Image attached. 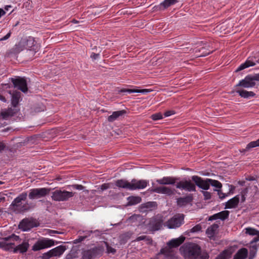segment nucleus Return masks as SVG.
Instances as JSON below:
<instances>
[{
  "label": "nucleus",
  "instance_id": "nucleus-1",
  "mask_svg": "<svg viewBox=\"0 0 259 259\" xmlns=\"http://www.w3.org/2000/svg\"><path fill=\"white\" fill-rule=\"evenodd\" d=\"M192 180L194 183L191 181H181L178 182L176 184V188L181 190H185L188 192H195L196 186L199 188L204 190H207L209 189V179H202L198 176H193L191 177Z\"/></svg>",
  "mask_w": 259,
  "mask_h": 259
},
{
  "label": "nucleus",
  "instance_id": "nucleus-2",
  "mask_svg": "<svg viewBox=\"0 0 259 259\" xmlns=\"http://www.w3.org/2000/svg\"><path fill=\"white\" fill-rule=\"evenodd\" d=\"M179 251L185 259H208L209 257L198 244H183Z\"/></svg>",
  "mask_w": 259,
  "mask_h": 259
},
{
  "label": "nucleus",
  "instance_id": "nucleus-3",
  "mask_svg": "<svg viewBox=\"0 0 259 259\" xmlns=\"http://www.w3.org/2000/svg\"><path fill=\"white\" fill-rule=\"evenodd\" d=\"M27 196V192H23L14 199L11 205L13 207L15 211L23 212L28 209L26 203L24 204H22V201L26 200Z\"/></svg>",
  "mask_w": 259,
  "mask_h": 259
},
{
  "label": "nucleus",
  "instance_id": "nucleus-4",
  "mask_svg": "<svg viewBox=\"0 0 259 259\" xmlns=\"http://www.w3.org/2000/svg\"><path fill=\"white\" fill-rule=\"evenodd\" d=\"M184 217L183 214L177 213L164 224V226L169 229L179 228L184 223Z\"/></svg>",
  "mask_w": 259,
  "mask_h": 259
},
{
  "label": "nucleus",
  "instance_id": "nucleus-5",
  "mask_svg": "<svg viewBox=\"0 0 259 259\" xmlns=\"http://www.w3.org/2000/svg\"><path fill=\"white\" fill-rule=\"evenodd\" d=\"M74 196V193L66 190H56L52 193V198L56 201H65Z\"/></svg>",
  "mask_w": 259,
  "mask_h": 259
},
{
  "label": "nucleus",
  "instance_id": "nucleus-6",
  "mask_svg": "<svg viewBox=\"0 0 259 259\" xmlns=\"http://www.w3.org/2000/svg\"><path fill=\"white\" fill-rule=\"evenodd\" d=\"M104 248L102 247H96L82 251V259H93L102 254Z\"/></svg>",
  "mask_w": 259,
  "mask_h": 259
},
{
  "label": "nucleus",
  "instance_id": "nucleus-7",
  "mask_svg": "<svg viewBox=\"0 0 259 259\" xmlns=\"http://www.w3.org/2000/svg\"><path fill=\"white\" fill-rule=\"evenodd\" d=\"M50 192V188H34L30 190L28 197L30 199H37L45 197L49 194Z\"/></svg>",
  "mask_w": 259,
  "mask_h": 259
},
{
  "label": "nucleus",
  "instance_id": "nucleus-8",
  "mask_svg": "<svg viewBox=\"0 0 259 259\" xmlns=\"http://www.w3.org/2000/svg\"><path fill=\"white\" fill-rule=\"evenodd\" d=\"M67 248L64 245L58 246L47 252L44 253L42 256V259H49L53 256H60L66 250Z\"/></svg>",
  "mask_w": 259,
  "mask_h": 259
},
{
  "label": "nucleus",
  "instance_id": "nucleus-9",
  "mask_svg": "<svg viewBox=\"0 0 259 259\" xmlns=\"http://www.w3.org/2000/svg\"><path fill=\"white\" fill-rule=\"evenodd\" d=\"M256 64H259V54H256L254 56L248 57L244 63L241 64L237 68L236 71H240L250 66H254Z\"/></svg>",
  "mask_w": 259,
  "mask_h": 259
},
{
  "label": "nucleus",
  "instance_id": "nucleus-10",
  "mask_svg": "<svg viewBox=\"0 0 259 259\" xmlns=\"http://www.w3.org/2000/svg\"><path fill=\"white\" fill-rule=\"evenodd\" d=\"M11 81L14 87L18 88L23 93H26L28 91L27 83L24 78L19 77L17 78H12Z\"/></svg>",
  "mask_w": 259,
  "mask_h": 259
},
{
  "label": "nucleus",
  "instance_id": "nucleus-11",
  "mask_svg": "<svg viewBox=\"0 0 259 259\" xmlns=\"http://www.w3.org/2000/svg\"><path fill=\"white\" fill-rule=\"evenodd\" d=\"M131 191L144 189L149 185V181L147 180H137L133 179L131 181Z\"/></svg>",
  "mask_w": 259,
  "mask_h": 259
},
{
  "label": "nucleus",
  "instance_id": "nucleus-12",
  "mask_svg": "<svg viewBox=\"0 0 259 259\" xmlns=\"http://www.w3.org/2000/svg\"><path fill=\"white\" fill-rule=\"evenodd\" d=\"M35 226V222L33 219L26 218L21 221L19 225V228L24 231H26L30 230Z\"/></svg>",
  "mask_w": 259,
  "mask_h": 259
},
{
  "label": "nucleus",
  "instance_id": "nucleus-13",
  "mask_svg": "<svg viewBox=\"0 0 259 259\" xmlns=\"http://www.w3.org/2000/svg\"><path fill=\"white\" fill-rule=\"evenodd\" d=\"M151 191L158 194H165L169 196H171L175 194L174 190L170 187L166 186L157 187L152 189Z\"/></svg>",
  "mask_w": 259,
  "mask_h": 259
},
{
  "label": "nucleus",
  "instance_id": "nucleus-14",
  "mask_svg": "<svg viewBox=\"0 0 259 259\" xmlns=\"http://www.w3.org/2000/svg\"><path fill=\"white\" fill-rule=\"evenodd\" d=\"M92 232H87L86 233L85 235H84L83 236H80L78 237V238L75 240H74L73 242H63V241H54L52 240H47V239H42L41 240H37L35 242V243H80L82 241H84L86 238L88 237V235H90L91 233H92Z\"/></svg>",
  "mask_w": 259,
  "mask_h": 259
},
{
  "label": "nucleus",
  "instance_id": "nucleus-15",
  "mask_svg": "<svg viewBox=\"0 0 259 259\" xmlns=\"http://www.w3.org/2000/svg\"><path fill=\"white\" fill-rule=\"evenodd\" d=\"M178 2V0H164L160 4L154 6V9L155 11H162L174 5Z\"/></svg>",
  "mask_w": 259,
  "mask_h": 259
},
{
  "label": "nucleus",
  "instance_id": "nucleus-16",
  "mask_svg": "<svg viewBox=\"0 0 259 259\" xmlns=\"http://www.w3.org/2000/svg\"><path fill=\"white\" fill-rule=\"evenodd\" d=\"M163 224L162 219L160 218H154L151 220L149 227L152 231H158L162 228Z\"/></svg>",
  "mask_w": 259,
  "mask_h": 259
},
{
  "label": "nucleus",
  "instance_id": "nucleus-17",
  "mask_svg": "<svg viewBox=\"0 0 259 259\" xmlns=\"http://www.w3.org/2000/svg\"><path fill=\"white\" fill-rule=\"evenodd\" d=\"M179 179L180 178L178 177H164L161 179L156 180V182L162 185H174Z\"/></svg>",
  "mask_w": 259,
  "mask_h": 259
},
{
  "label": "nucleus",
  "instance_id": "nucleus-18",
  "mask_svg": "<svg viewBox=\"0 0 259 259\" xmlns=\"http://www.w3.org/2000/svg\"><path fill=\"white\" fill-rule=\"evenodd\" d=\"M255 82H253L251 75L246 76L244 79L241 80L236 87H242L245 88H252L255 86Z\"/></svg>",
  "mask_w": 259,
  "mask_h": 259
},
{
  "label": "nucleus",
  "instance_id": "nucleus-19",
  "mask_svg": "<svg viewBox=\"0 0 259 259\" xmlns=\"http://www.w3.org/2000/svg\"><path fill=\"white\" fill-rule=\"evenodd\" d=\"M245 233L246 234L249 235L250 236H255L254 237L249 243H256L259 241V231L251 228V227H247L245 228L243 230Z\"/></svg>",
  "mask_w": 259,
  "mask_h": 259
},
{
  "label": "nucleus",
  "instance_id": "nucleus-20",
  "mask_svg": "<svg viewBox=\"0 0 259 259\" xmlns=\"http://www.w3.org/2000/svg\"><path fill=\"white\" fill-rule=\"evenodd\" d=\"M193 201L192 194H189L185 197H179L177 199V204L180 207H184L191 203Z\"/></svg>",
  "mask_w": 259,
  "mask_h": 259
},
{
  "label": "nucleus",
  "instance_id": "nucleus-21",
  "mask_svg": "<svg viewBox=\"0 0 259 259\" xmlns=\"http://www.w3.org/2000/svg\"><path fill=\"white\" fill-rule=\"evenodd\" d=\"M219 225L217 224H213L211 226L208 227L206 230V234L208 237L214 240V237L217 234V231L219 228Z\"/></svg>",
  "mask_w": 259,
  "mask_h": 259
},
{
  "label": "nucleus",
  "instance_id": "nucleus-22",
  "mask_svg": "<svg viewBox=\"0 0 259 259\" xmlns=\"http://www.w3.org/2000/svg\"><path fill=\"white\" fill-rule=\"evenodd\" d=\"M151 91L149 89H125L123 88L119 91V93H127L128 94L132 93H142L146 94L150 92Z\"/></svg>",
  "mask_w": 259,
  "mask_h": 259
},
{
  "label": "nucleus",
  "instance_id": "nucleus-23",
  "mask_svg": "<svg viewBox=\"0 0 259 259\" xmlns=\"http://www.w3.org/2000/svg\"><path fill=\"white\" fill-rule=\"evenodd\" d=\"M239 196L236 195L228 200L226 204L225 208H233L236 207L239 202Z\"/></svg>",
  "mask_w": 259,
  "mask_h": 259
},
{
  "label": "nucleus",
  "instance_id": "nucleus-24",
  "mask_svg": "<svg viewBox=\"0 0 259 259\" xmlns=\"http://www.w3.org/2000/svg\"><path fill=\"white\" fill-rule=\"evenodd\" d=\"M131 182H129L126 180L120 179L115 182V185L118 188H124L131 190Z\"/></svg>",
  "mask_w": 259,
  "mask_h": 259
},
{
  "label": "nucleus",
  "instance_id": "nucleus-25",
  "mask_svg": "<svg viewBox=\"0 0 259 259\" xmlns=\"http://www.w3.org/2000/svg\"><path fill=\"white\" fill-rule=\"evenodd\" d=\"M11 94V103L14 107H16L19 104L20 99L21 98V93L19 92L15 91L12 93L10 92Z\"/></svg>",
  "mask_w": 259,
  "mask_h": 259
},
{
  "label": "nucleus",
  "instance_id": "nucleus-26",
  "mask_svg": "<svg viewBox=\"0 0 259 259\" xmlns=\"http://www.w3.org/2000/svg\"><path fill=\"white\" fill-rule=\"evenodd\" d=\"M126 113V111L124 110L114 111L112 114L109 116L108 117V121L109 122H113L116 120L119 117L122 116Z\"/></svg>",
  "mask_w": 259,
  "mask_h": 259
},
{
  "label": "nucleus",
  "instance_id": "nucleus-27",
  "mask_svg": "<svg viewBox=\"0 0 259 259\" xmlns=\"http://www.w3.org/2000/svg\"><path fill=\"white\" fill-rule=\"evenodd\" d=\"M248 255V250L245 248L240 249L234 255L233 259H245Z\"/></svg>",
  "mask_w": 259,
  "mask_h": 259
},
{
  "label": "nucleus",
  "instance_id": "nucleus-28",
  "mask_svg": "<svg viewBox=\"0 0 259 259\" xmlns=\"http://www.w3.org/2000/svg\"><path fill=\"white\" fill-rule=\"evenodd\" d=\"M236 92L238 93L240 96L244 98H248L250 97H254L255 96V94L251 91H247L244 90H236Z\"/></svg>",
  "mask_w": 259,
  "mask_h": 259
},
{
  "label": "nucleus",
  "instance_id": "nucleus-29",
  "mask_svg": "<svg viewBox=\"0 0 259 259\" xmlns=\"http://www.w3.org/2000/svg\"><path fill=\"white\" fill-rule=\"evenodd\" d=\"M16 112L15 109L9 108L7 110L2 112L1 115L4 119H7L10 117L13 116Z\"/></svg>",
  "mask_w": 259,
  "mask_h": 259
},
{
  "label": "nucleus",
  "instance_id": "nucleus-30",
  "mask_svg": "<svg viewBox=\"0 0 259 259\" xmlns=\"http://www.w3.org/2000/svg\"><path fill=\"white\" fill-rule=\"evenodd\" d=\"M232 251L229 249H226L221 252L215 259H229L231 257Z\"/></svg>",
  "mask_w": 259,
  "mask_h": 259
},
{
  "label": "nucleus",
  "instance_id": "nucleus-31",
  "mask_svg": "<svg viewBox=\"0 0 259 259\" xmlns=\"http://www.w3.org/2000/svg\"><path fill=\"white\" fill-rule=\"evenodd\" d=\"M29 247V244H19L16 248L13 249V252L17 253L20 252V253H24L26 252Z\"/></svg>",
  "mask_w": 259,
  "mask_h": 259
},
{
  "label": "nucleus",
  "instance_id": "nucleus-32",
  "mask_svg": "<svg viewBox=\"0 0 259 259\" xmlns=\"http://www.w3.org/2000/svg\"><path fill=\"white\" fill-rule=\"evenodd\" d=\"M35 44L36 42L33 37H29L26 42L25 46L28 50H35Z\"/></svg>",
  "mask_w": 259,
  "mask_h": 259
},
{
  "label": "nucleus",
  "instance_id": "nucleus-33",
  "mask_svg": "<svg viewBox=\"0 0 259 259\" xmlns=\"http://www.w3.org/2000/svg\"><path fill=\"white\" fill-rule=\"evenodd\" d=\"M143 241L145 242L146 243H152V239L150 238V236H147L146 235H142L138 237H137L136 239L132 240V242L134 241Z\"/></svg>",
  "mask_w": 259,
  "mask_h": 259
},
{
  "label": "nucleus",
  "instance_id": "nucleus-34",
  "mask_svg": "<svg viewBox=\"0 0 259 259\" xmlns=\"http://www.w3.org/2000/svg\"><path fill=\"white\" fill-rule=\"evenodd\" d=\"M128 204L130 205H135L139 203L141 198L138 196H130L127 198Z\"/></svg>",
  "mask_w": 259,
  "mask_h": 259
},
{
  "label": "nucleus",
  "instance_id": "nucleus-35",
  "mask_svg": "<svg viewBox=\"0 0 259 259\" xmlns=\"http://www.w3.org/2000/svg\"><path fill=\"white\" fill-rule=\"evenodd\" d=\"M55 244H34L33 246V250L36 251L41 249L50 247L54 245Z\"/></svg>",
  "mask_w": 259,
  "mask_h": 259
},
{
  "label": "nucleus",
  "instance_id": "nucleus-36",
  "mask_svg": "<svg viewBox=\"0 0 259 259\" xmlns=\"http://www.w3.org/2000/svg\"><path fill=\"white\" fill-rule=\"evenodd\" d=\"M218 219L224 221L227 219L229 215V211L228 210H224L220 212L217 213Z\"/></svg>",
  "mask_w": 259,
  "mask_h": 259
},
{
  "label": "nucleus",
  "instance_id": "nucleus-37",
  "mask_svg": "<svg viewBox=\"0 0 259 259\" xmlns=\"http://www.w3.org/2000/svg\"><path fill=\"white\" fill-rule=\"evenodd\" d=\"M131 232H125L120 235V239L123 242H126L131 238H133Z\"/></svg>",
  "mask_w": 259,
  "mask_h": 259
},
{
  "label": "nucleus",
  "instance_id": "nucleus-38",
  "mask_svg": "<svg viewBox=\"0 0 259 259\" xmlns=\"http://www.w3.org/2000/svg\"><path fill=\"white\" fill-rule=\"evenodd\" d=\"M208 181L209 182V186L211 185L218 189H221L222 187L221 183L218 180L209 179V180Z\"/></svg>",
  "mask_w": 259,
  "mask_h": 259
},
{
  "label": "nucleus",
  "instance_id": "nucleus-39",
  "mask_svg": "<svg viewBox=\"0 0 259 259\" xmlns=\"http://www.w3.org/2000/svg\"><path fill=\"white\" fill-rule=\"evenodd\" d=\"M77 252L75 247H73L71 250L70 253L66 255V259H73L74 258H76L77 257Z\"/></svg>",
  "mask_w": 259,
  "mask_h": 259
},
{
  "label": "nucleus",
  "instance_id": "nucleus-40",
  "mask_svg": "<svg viewBox=\"0 0 259 259\" xmlns=\"http://www.w3.org/2000/svg\"><path fill=\"white\" fill-rule=\"evenodd\" d=\"M185 237L184 236H181L180 237L172 239L171 240H169L167 243H184V241L185 240Z\"/></svg>",
  "mask_w": 259,
  "mask_h": 259
},
{
  "label": "nucleus",
  "instance_id": "nucleus-41",
  "mask_svg": "<svg viewBox=\"0 0 259 259\" xmlns=\"http://www.w3.org/2000/svg\"><path fill=\"white\" fill-rule=\"evenodd\" d=\"M163 118V116L161 113H156L151 115V119L153 120H157Z\"/></svg>",
  "mask_w": 259,
  "mask_h": 259
},
{
  "label": "nucleus",
  "instance_id": "nucleus-42",
  "mask_svg": "<svg viewBox=\"0 0 259 259\" xmlns=\"http://www.w3.org/2000/svg\"><path fill=\"white\" fill-rule=\"evenodd\" d=\"M202 193L204 196V199L205 200H209L211 197V193L206 191H201Z\"/></svg>",
  "mask_w": 259,
  "mask_h": 259
},
{
  "label": "nucleus",
  "instance_id": "nucleus-43",
  "mask_svg": "<svg viewBox=\"0 0 259 259\" xmlns=\"http://www.w3.org/2000/svg\"><path fill=\"white\" fill-rule=\"evenodd\" d=\"M106 246L107 252L108 253H112V254H115L116 252V249L109 245V244H105Z\"/></svg>",
  "mask_w": 259,
  "mask_h": 259
},
{
  "label": "nucleus",
  "instance_id": "nucleus-44",
  "mask_svg": "<svg viewBox=\"0 0 259 259\" xmlns=\"http://www.w3.org/2000/svg\"><path fill=\"white\" fill-rule=\"evenodd\" d=\"M201 226L200 224H198L191 228L190 232L192 233L198 232L201 231Z\"/></svg>",
  "mask_w": 259,
  "mask_h": 259
},
{
  "label": "nucleus",
  "instance_id": "nucleus-45",
  "mask_svg": "<svg viewBox=\"0 0 259 259\" xmlns=\"http://www.w3.org/2000/svg\"><path fill=\"white\" fill-rule=\"evenodd\" d=\"M256 142H255V141H252L251 142H250L249 143H248L247 146H246V149H249L250 148H254V147H257V145H256Z\"/></svg>",
  "mask_w": 259,
  "mask_h": 259
},
{
  "label": "nucleus",
  "instance_id": "nucleus-46",
  "mask_svg": "<svg viewBox=\"0 0 259 259\" xmlns=\"http://www.w3.org/2000/svg\"><path fill=\"white\" fill-rule=\"evenodd\" d=\"M15 244H1L0 243V248H3L5 250H9V247L11 246L12 245H14Z\"/></svg>",
  "mask_w": 259,
  "mask_h": 259
},
{
  "label": "nucleus",
  "instance_id": "nucleus-47",
  "mask_svg": "<svg viewBox=\"0 0 259 259\" xmlns=\"http://www.w3.org/2000/svg\"><path fill=\"white\" fill-rule=\"evenodd\" d=\"M214 190L218 191V194L220 199H223L225 198V197L226 196V195L225 193H224L223 192H222L221 190H216V189H214Z\"/></svg>",
  "mask_w": 259,
  "mask_h": 259
},
{
  "label": "nucleus",
  "instance_id": "nucleus-48",
  "mask_svg": "<svg viewBox=\"0 0 259 259\" xmlns=\"http://www.w3.org/2000/svg\"><path fill=\"white\" fill-rule=\"evenodd\" d=\"M175 113V112L174 110H168L164 112V117H168L171 115H173Z\"/></svg>",
  "mask_w": 259,
  "mask_h": 259
},
{
  "label": "nucleus",
  "instance_id": "nucleus-49",
  "mask_svg": "<svg viewBox=\"0 0 259 259\" xmlns=\"http://www.w3.org/2000/svg\"><path fill=\"white\" fill-rule=\"evenodd\" d=\"M72 187H73V188L78 190H82L84 188V187L82 185L78 184L73 185L72 186Z\"/></svg>",
  "mask_w": 259,
  "mask_h": 259
},
{
  "label": "nucleus",
  "instance_id": "nucleus-50",
  "mask_svg": "<svg viewBox=\"0 0 259 259\" xmlns=\"http://www.w3.org/2000/svg\"><path fill=\"white\" fill-rule=\"evenodd\" d=\"M11 35V32L10 31L5 36L0 38V41H4L8 39Z\"/></svg>",
  "mask_w": 259,
  "mask_h": 259
},
{
  "label": "nucleus",
  "instance_id": "nucleus-51",
  "mask_svg": "<svg viewBox=\"0 0 259 259\" xmlns=\"http://www.w3.org/2000/svg\"><path fill=\"white\" fill-rule=\"evenodd\" d=\"M251 77L253 82H255V81H259V73L255 74L253 76L251 75Z\"/></svg>",
  "mask_w": 259,
  "mask_h": 259
},
{
  "label": "nucleus",
  "instance_id": "nucleus-52",
  "mask_svg": "<svg viewBox=\"0 0 259 259\" xmlns=\"http://www.w3.org/2000/svg\"><path fill=\"white\" fill-rule=\"evenodd\" d=\"M109 188V184H103L101 186V189L102 191L108 189Z\"/></svg>",
  "mask_w": 259,
  "mask_h": 259
},
{
  "label": "nucleus",
  "instance_id": "nucleus-53",
  "mask_svg": "<svg viewBox=\"0 0 259 259\" xmlns=\"http://www.w3.org/2000/svg\"><path fill=\"white\" fill-rule=\"evenodd\" d=\"M218 215L217 214V213H215L211 216H210L208 218V221H213V220H218Z\"/></svg>",
  "mask_w": 259,
  "mask_h": 259
},
{
  "label": "nucleus",
  "instance_id": "nucleus-54",
  "mask_svg": "<svg viewBox=\"0 0 259 259\" xmlns=\"http://www.w3.org/2000/svg\"><path fill=\"white\" fill-rule=\"evenodd\" d=\"M218 215L217 214V213H215L211 216H210L208 218V221H213V220H218Z\"/></svg>",
  "mask_w": 259,
  "mask_h": 259
},
{
  "label": "nucleus",
  "instance_id": "nucleus-55",
  "mask_svg": "<svg viewBox=\"0 0 259 259\" xmlns=\"http://www.w3.org/2000/svg\"><path fill=\"white\" fill-rule=\"evenodd\" d=\"M99 54H96V53H93L91 55V57L94 59V60H96L99 57Z\"/></svg>",
  "mask_w": 259,
  "mask_h": 259
},
{
  "label": "nucleus",
  "instance_id": "nucleus-56",
  "mask_svg": "<svg viewBox=\"0 0 259 259\" xmlns=\"http://www.w3.org/2000/svg\"><path fill=\"white\" fill-rule=\"evenodd\" d=\"M11 239L13 240V241H19V237L18 236H16L15 235H13L11 237Z\"/></svg>",
  "mask_w": 259,
  "mask_h": 259
},
{
  "label": "nucleus",
  "instance_id": "nucleus-57",
  "mask_svg": "<svg viewBox=\"0 0 259 259\" xmlns=\"http://www.w3.org/2000/svg\"><path fill=\"white\" fill-rule=\"evenodd\" d=\"M6 12L2 8H0V19L6 14Z\"/></svg>",
  "mask_w": 259,
  "mask_h": 259
},
{
  "label": "nucleus",
  "instance_id": "nucleus-58",
  "mask_svg": "<svg viewBox=\"0 0 259 259\" xmlns=\"http://www.w3.org/2000/svg\"><path fill=\"white\" fill-rule=\"evenodd\" d=\"M0 100L4 102H6V99L4 96H3L2 94H0Z\"/></svg>",
  "mask_w": 259,
  "mask_h": 259
},
{
  "label": "nucleus",
  "instance_id": "nucleus-59",
  "mask_svg": "<svg viewBox=\"0 0 259 259\" xmlns=\"http://www.w3.org/2000/svg\"><path fill=\"white\" fill-rule=\"evenodd\" d=\"M5 147L4 144L0 142V152L4 150Z\"/></svg>",
  "mask_w": 259,
  "mask_h": 259
},
{
  "label": "nucleus",
  "instance_id": "nucleus-60",
  "mask_svg": "<svg viewBox=\"0 0 259 259\" xmlns=\"http://www.w3.org/2000/svg\"><path fill=\"white\" fill-rule=\"evenodd\" d=\"M255 253H252L251 252L250 253L249 258L248 259H253L254 257Z\"/></svg>",
  "mask_w": 259,
  "mask_h": 259
},
{
  "label": "nucleus",
  "instance_id": "nucleus-61",
  "mask_svg": "<svg viewBox=\"0 0 259 259\" xmlns=\"http://www.w3.org/2000/svg\"><path fill=\"white\" fill-rule=\"evenodd\" d=\"M245 200V195H243V194H242L241 195V202H244Z\"/></svg>",
  "mask_w": 259,
  "mask_h": 259
},
{
  "label": "nucleus",
  "instance_id": "nucleus-62",
  "mask_svg": "<svg viewBox=\"0 0 259 259\" xmlns=\"http://www.w3.org/2000/svg\"><path fill=\"white\" fill-rule=\"evenodd\" d=\"M211 52H212V51H209V52H206L205 53H204V54L203 55V56H206V55H207L209 54Z\"/></svg>",
  "mask_w": 259,
  "mask_h": 259
},
{
  "label": "nucleus",
  "instance_id": "nucleus-63",
  "mask_svg": "<svg viewBox=\"0 0 259 259\" xmlns=\"http://www.w3.org/2000/svg\"><path fill=\"white\" fill-rule=\"evenodd\" d=\"M255 142H256V143L257 147L259 146V139L255 141Z\"/></svg>",
  "mask_w": 259,
  "mask_h": 259
},
{
  "label": "nucleus",
  "instance_id": "nucleus-64",
  "mask_svg": "<svg viewBox=\"0 0 259 259\" xmlns=\"http://www.w3.org/2000/svg\"><path fill=\"white\" fill-rule=\"evenodd\" d=\"M134 217V216H132V217L131 218V219L133 218Z\"/></svg>",
  "mask_w": 259,
  "mask_h": 259
}]
</instances>
